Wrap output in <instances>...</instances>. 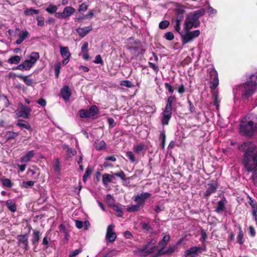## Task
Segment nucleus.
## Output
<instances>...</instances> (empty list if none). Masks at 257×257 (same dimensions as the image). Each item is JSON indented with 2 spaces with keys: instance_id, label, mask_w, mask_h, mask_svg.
Here are the masks:
<instances>
[{
  "instance_id": "16",
  "label": "nucleus",
  "mask_w": 257,
  "mask_h": 257,
  "mask_svg": "<svg viewBox=\"0 0 257 257\" xmlns=\"http://www.w3.org/2000/svg\"><path fill=\"white\" fill-rule=\"evenodd\" d=\"M208 188L206 191L205 193L204 194V196L207 198L209 196V195L211 194L214 193L216 191L218 185L217 182H213L208 184Z\"/></svg>"
},
{
  "instance_id": "29",
  "label": "nucleus",
  "mask_w": 257,
  "mask_h": 257,
  "mask_svg": "<svg viewBox=\"0 0 257 257\" xmlns=\"http://www.w3.org/2000/svg\"><path fill=\"white\" fill-rule=\"evenodd\" d=\"M17 125L25 128L28 130H31V128L29 124L24 120H19L18 121V122L17 123Z\"/></svg>"
},
{
  "instance_id": "21",
  "label": "nucleus",
  "mask_w": 257,
  "mask_h": 257,
  "mask_svg": "<svg viewBox=\"0 0 257 257\" xmlns=\"http://www.w3.org/2000/svg\"><path fill=\"white\" fill-rule=\"evenodd\" d=\"M35 154L33 151H30L21 158V162L22 163H27L29 162L34 156Z\"/></svg>"
},
{
  "instance_id": "2",
  "label": "nucleus",
  "mask_w": 257,
  "mask_h": 257,
  "mask_svg": "<svg viewBox=\"0 0 257 257\" xmlns=\"http://www.w3.org/2000/svg\"><path fill=\"white\" fill-rule=\"evenodd\" d=\"M257 90V72L249 75L247 81L233 89L234 94L247 98Z\"/></svg>"
},
{
  "instance_id": "9",
  "label": "nucleus",
  "mask_w": 257,
  "mask_h": 257,
  "mask_svg": "<svg viewBox=\"0 0 257 257\" xmlns=\"http://www.w3.org/2000/svg\"><path fill=\"white\" fill-rule=\"evenodd\" d=\"M114 228L113 224L108 225L107 228L105 239L107 242H113L116 238V234L113 231Z\"/></svg>"
},
{
  "instance_id": "24",
  "label": "nucleus",
  "mask_w": 257,
  "mask_h": 257,
  "mask_svg": "<svg viewBox=\"0 0 257 257\" xmlns=\"http://www.w3.org/2000/svg\"><path fill=\"white\" fill-rule=\"evenodd\" d=\"M170 238V236L169 234L165 235L163 239L159 241V245L162 247V249H164L167 245Z\"/></svg>"
},
{
  "instance_id": "54",
  "label": "nucleus",
  "mask_w": 257,
  "mask_h": 257,
  "mask_svg": "<svg viewBox=\"0 0 257 257\" xmlns=\"http://www.w3.org/2000/svg\"><path fill=\"white\" fill-rule=\"evenodd\" d=\"M94 63L96 64H103L101 57L100 55H98L95 57V60H94Z\"/></svg>"
},
{
  "instance_id": "13",
  "label": "nucleus",
  "mask_w": 257,
  "mask_h": 257,
  "mask_svg": "<svg viewBox=\"0 0 257 257\" xmlns=\"http://www.w3.org/2000/svg\"><path fill=\"white\" fill-rule=\"evenodd\" d=\"M60 53L64 59L62 62V64L65 65L69 62L71 56L68 48L67 47H61Z\"/></svg>"
},
{
  "instance_id": "58",
  "label": "nucleus",
  "mask_w": 257,
  "mask_h": 257,
  "mask_svg": "<svg viewBox=\"0 0 257 257\" xmlns=\"http://www.w3.org/2000/svg\"><path fill=\"white\" fill-rule=\"evenodd\" d=\"M165 254H167V252H166V250L163 251V249H162V247H161L160 249L158 250L156 254L154 255L153 257H158Z\"/></svg>"
},
{
  "instance_id": "33",
  "label": "nucleus",
  "mask_w": 257,
  "mask_h": 257,
  "mask_svg": "<svg viewBox=\"0 0 257 257\" xmlns=\"http://www.w3.org/2000/svg\"><path fill=\"white\" fill-rule=\"evenodd\" d=\"M79 115L81 118H90L91 116L88 110L81 109L79 111Z\"/></svg>"
},
{
  "instance_id": "31",
  "label": "nucleus",
  "mask_w": 257,
  "mask_h": 257,
  "mask_svg": "<svg viewBox=\"0 0 257 257\" xmlns=\"http://www.w3.org/2000/svg\"><path fill=\"white\" fill-rule=\"evenodd\" d=\"M185 11L184 10H178L177 12L176 18L175 20L179 21H183L184 18Z\"/></svg>"
},
{
  "instance_id": "5",
  "label": "nucleus",
  "mask_w": 257,
  "mask_h": 257,
  "mask_svg": "<svg viewBox=\"0 0 257 257\" xmlns=\"http://www.w3.org/2000/svg\"><path fill=\"white\" fill-rule=\"evenodd\" d=\"M207 72L209 75L210 79V87L212 89H214V91L213 92L214 103L216 107H218L220 101L218 98L217 90H215V89L219 84L218 74L216 71L215 70L214 68L212 66H211L208 69Z\"/></svg>"
},
{
  "instance_id": "44",
  "label": "nucleus",
  "mask_w": 257,
  "mask_h": 257,
  "mask_svg": "<svg viewBox=\"0 0 257 257\" xmlns=\"http://www.w3.org/2000/svg\"><path fill=\"white\" fill-rule=\"evenodd\" d=\"M169 22L167 20L162 21L159 24V28L161 29H165L169 26Z\"/></svg>"
},
{
  "instance_id": "59",
  "label": "nucleus",
  "mask_w": 257,
  "mask_h": 257,
  "mask_svg": "<svg viewBox=\"0 0 257 257\" xmlns=\"http://www.w3.org/2000/svg\"><path fill=\"white\" fill-rule=\"evenodd\" d=\"M88 8V5L85 3H82L79 7V11L85 12L87 10Z\"/></svg>"
},
{
  "instance_id": "64",
  "label": "nucleus",
  "mask_w": 257,
  "mask_h": 257,
  "mask_svg": "<svg viewBox=\"0 0 257 257\" xmlns=\"http://www.w3.org/2000/svg\"><path fill=\"white\" fill-rule=\"evenodd\" d=\"M124 236L127 239H130L133 237L132 233L129 231H125L124 232Z\"/></svg>"
},
{
  "instance_id": "47",
  "label": "nucleus",
  "mask_w": 257,
  "mask_h": 257,
  "mask_svg": "<svg viewBox=\"0 0 257 257\" xmlns=\"http://www.w3.org/2000/svg\"><path fill=\"white\" fill-rule=\"evenodd\" d=\"M207 12L210 16L213 17L216 14L217 11L212 7L209 6L207 9Z\"/></svg>"
},
{
  "instance_id": "7",
  "label": "nucleus",
  "mask_w": 257,
  "mask_h": 257,
  "mask_svg": "<svg viewBox=\"0 0 257 257\" xmlns=\"http://www.w3.org/2000/svg\"><path fill=\"white\" fill-rule=\"evenodd\" d=\"M190 30L183 28L182 32L180 34L183 45H185L192 42L200 34V32L199 30L194 31H190Z\"/></svg>"
},
{
  "instance_id": "27",
  "label": "nucleus",
  "mask_w": 257,
  "mask_h": 257,
  "mask_svg": "<svg viewBox=\"0 0 257 257\" xmlns=\"http://www.w3.org/2000/svg\"><path fill=\"white\" fill-rule=\"evenodd\" d=\"M141 207H142L139 203L135 205H131L127 207V211L129 212H137L140 209Z\"/></svg>"
},
{
  "instance_id": "50",
  "label": "nucleus",
  "mask_w": 257,
  "mask_h": 257,
  "mask_svg": "<svg viewBox=\"0 0 257 257\" xmlns=\"http://www.w3.org/2000/svg\"><path fill=\"white\" fill-rule=\"evenodd\" d=\"M112 208L113 210H114V211H116L117 212H118L119 213L118 216L119 217H121L122 216V212L121 211V208L119 206H118L116 205H113L112 206Z\"/></svg>"
},
{
  "instance_id": "32",
  "label": "nucleus",
  "mask_w": 257,
  "mask_h": 257,
  "mask_svg": "<svg viewBox=\"0 0 257 257\" xmlns=\"http://www.w3.org/2000/svg\"><path fill=\"white\" fill-rule=\"evenodd\" d=\"M7 205L8 209L11 211L14 212L16 211L17 207L15 203L11 200H8L7 201Z\"/></svg>"
},
{
  "instance_id": "12",
  "label": "nucleus",
  "mask_w": 257,
  "mask_h": 257,
  "mask_svg": "<svg viewBox=\"0 0 257 257\" xmlns=\"http://www.w3.org/2000/svg\"><path fill=\"white\" fill-rule=\"evenodd\" d=\"M31 111V109L30 107L22 105L20 109L16 111V115L18 117L27 118H28Z\"/></svg>"
},
{
  "instance_id": "61",
  "label": "nucleus",
  "mask_w": 257,
  "mask_h": 257,
  "mask_svg": "<svg viewBox=\"0 0 257 257\" xmlns=\"http://www.w3.org/2000/svg\"><path fill=\"white\" fill-rule=\"evenodd\" d=\"M88 44L87 42H84L81 47V52L88 51Z\"/></svg>"
},
{
  "instance_id": "26",
  "label": "nucleus",
  "mask_w": 257,
  "mask_h": 257,
  "mask_svg": "<svg viewBox=\"0 0 257 257\" xmlns=\"http://www.w3.org/2000/svg\"><path fill=\"white\" fill-rule=\"evenodd\" d=\"M21 60V57L19 56H14L10 57L8 60V62L9 64H18Z\"/></svg>"
},
{
  "instance_id": "18",
  "label": "nucleus",
  "mask_w": 257,
  "mask_h": 257,
  "mask_svg": "<svg viewBox=\"0 0 257 257\" xmlns=\"http://www.w3.org/2000/svg\"><path fill=\"white\" fill-rule=\"evenodd\" d=\"M61 93L62 98L65 100H68L71 95V91L68 86H64L61 90Z\"/></svg>"
},
{
  "instance_id": "28",
  "label": "nucleus",
  "mask_w": 257,
  "mask_h": 257,
  "mask_svg": "<svg viewBox=\"0 0 257 257\" xmlns=\"http://www.w3.org/2000/svg\"><path fill=\"white\" fill-rule=\"evenodd\" d=\"M20 79L23 80L25 83L29 86H32L33 84V80L31 79L28 78L27 76H24L22 75H20L18 76Z\"/></svg>"
},
{
  "instance_id": "49",
  "label": "nucleus",
  "mask_w": 257,
  "mask_h": 257,
  "mask_svg": "<svg viewBox=\"0 0 257 257\" xmlns=\"http://www.w3.org/2000/svg\"><path fill=\"white\" fill-rule=\"evenodd\" d=\"M176 248L177 247L175 245H170L166 250V252H167V254H172L176 251Z\"/></svg>"
},
{
  "instance_id": "34",
  "label": "nucleus",
  "mask_w": 257,
  "mask_h": 257,
  "mask_svg": "<svg viewBox=\"0 0 257 257\" xmlns=\"http://www.w3.org/2000/svg\"><path fill=\"white\" fill-rule=\"evenodd\" d=\"M18 136V134L13 132H9L5 135V138L7 140L13 139L16 138Z\"/></svg>"
},
{
  "instance_id": "51",
  "label": "nucleus",
  "mask_w": 257,
  "mask_h": 257,
  "mask_svg": "<svg viewBox=\"0 0 257 257\" xmlns=\"http://www.w3.org/2000/svg\"><path fill=\"white\" fill-rule=\"evenodd\" d=\"M165 38L167 40L171 41L174 38V36L173 33L168 32L165 34Z\"/></svg>"
},
{
  "instance_id": "55",
  "label": "nucleus",
  "mask_w": 257,
  "mask_h": 257,
  "mask_svg": "<svg viewBox=\"0 0 257 257\" xmlns=\"http://www.w3.org/2000/svg\"><path fill=\"white\" fill-rule=\"evenodd\" d=\"M37 25L39 26H43L44 25V19L42 17L38 16L37 18Z\"/></svg>"
},
{
  "instance_id": "23",
  "label": "nucleus",
  "mask_w": 257,
  "mask_h": 257,
  "mask_svg": "<svg viewBox=\"0 0 257 257\" xmlns=\"http://www.w3.org/2000/svg\"><path fill=\"white\" fill-rule=\"evenodd\" d=\"M182 21H179L176 20H173L172 23L173 25L174 30L179 34L182 32L181 29V23Z\"/></svg>"
},
{
  "instance_id": "56",
  "label": "nucleus",
  "mask_w": 257,
  "mask_h": 257,
  "mask_svg": "<svg viewBox=\"0 0 257 257\" xmlns=\"http://www.w3.org/2000/svg\"><path fill=\"white\" fill-rule=\"evenodd\" d=\"M149 65L150 68L154 70L156 73H158L159 71V68L156 64L152 62H149Z\"/></svg>"
},
{
  "instance_id": "20",
  "label": "nucleus",
  "mask_w": 257,
  "mask_h": 257,
  "mask_svg": "<svg viewBox=\"0 0 257 257\" xmlns=\"http://www.w3.org/2000/svg\"><path fill=\"white\" fill-rule=\"evenodd\" d=\"M41 233L39 230H33L32 234L31 241L32 244L34 245H37L38 243L39 239L40 238Z\"/></svg>"
},
{
  "instance_id": "40",
  "label": "nucleus",
  "mask_w": 257,
  "mask_h": 257,
  "mask_svg": "<svg viewBox=\"0 0 257 257\" xmlns=\"http://www.w3.org/2000/svg\"><path fill=\"white\" fill-rule=\"evenodd\" d=\"M175 99V97L174 96H169L168 98L167 102L165 107L172 109V104Z\"/></svg>"
},
{
  "instance_id": "22",
  "label": "nucleus",
  "mask_w": 257,
  "mask_h": 257,
  "mask_svg": "<svg viewBox=\"0 0 257 257\" xmlns=\"http://www.w3.org/2000/svg\"><path fill=\"white\" fill-rule=\"evenodd\" d=\"M225 199L220 200L217 202V205L215 209V211L217 213L223 212L225 209Z\"/></svg>"
},
{
  "instance_id": "39",
  "label": "nucleus",
  "mask_w": 257,
  "mask_h": 257,
  "mask_svg": "<svg viewBox=\"0 0 257 257\" xmlns=\"http://www.w3.org/2000/svg\"><path fill=\"white\" fill-rule=\"evenodd\" d=\"M35 182L33 181H24L22 183V187L25 188H30L34 186Z\"/></svg>"
},
{
  "instance_id": "3",
  "label": "nucleus",
  "mask_w": 257,
  "mask_h": 257,
  "mask_svg": "<svg viewBox=\"0 0 257 257\" xmlns=\"http://www.w3.org/2000/svg\"><path fill=\"white\" fill-rule=\"evenodd\" d=\"M257 130L256 118L253 114H248L241 121L240 133L244 136H251Z\"/></svg>"
},
{
  "instance_id": "15",
  "label": "nucleus",
  "mask_w": 257,
  "mask_h": 257,
  "mask_svg": "<svg viewBox=\"0 0 257 257\" xmlns=\"http://www.w3.org/2000/svg\"><path fill=\"white\" fill-rule=\"evenodd\" d=\"M172 111V108L165 107V109L163 112V117L161 120L163 125H167L168 124L171 117Z\"/></svg>"
},
{
  "instance_id": "17",
  "label": "nucleus",
  "mask_w": 257,
  "mask_h": 257,
  "mask_svg": "<svg viewBox=\"0 0 257 257\" xmlns=\"http://www.w3.org/2000/svg\"><path fill=\"white\" fill-rule=\"evenodd\" d=\"M16 30L20 32L18 36L19 38L16 42L17 44L19 45L21 44L28 37L29 35V32L26 30L20 31V30L19 28H17Z\"/></svg>"
},
{
  "instance_id": "48",
  "label": "nucleus",
  "mask_w": 257,
  "mask_h": 257,
  "mask_svg": "<svg viewBox=\"0 0 257 257\" xmlns=\"http://www.w3.org/2000/svg\"><path fill=\"white\" fill-rule=\"evenodd\" d=\"M61 63L59 62L55 65V73L57 78L59 77L60 71L61 69Z\"/></svg>"
},
{
  "instance_id": "52",
  "label": "nucleus",
  "mask_w": 257,
  "mask_h": 257,
  "mask_svg": "<svg viewBox=\"0 0 257 257\" xmlns=\"http://www.w3.org/2000/svg\"><path fill=\"white\" fill-rule=\"evenodd\" d=\"M60 167V163L58 159H57L55 160L54 165V170L56 172H59Z\"/></svg>"
},
{
  "instance_id": "45",
  "label": "nucleus",
  "mask_w": 257,
  "mask_h": 257,
  "mask_svg": "<svg viewBox=\"0 0 257 257\" xmlns=\"http://www.w3.org/2000/svg\"><path fill=\"white\" fill-rule=\"evenodd\" d=\"M126 156L128 158V159L131 161V162H134L136 161V158L132 152H127L126 153Z\"/></svg>"
},
{
  "instance_id": "1",
  "label": "nucleus",
  "mask_w": 257,
  "mask_h": 257,
  "mask_svg": "<svg viewBox=\"0 0 257 257\" xmlns=\"http://www.w3.org/2000/svg\"><path fill=\"white\" fill-rule=\"evenodd\" d=\"M240 151H243L242 164L248 172L257 170V146L250 142H244L238 146Z\"/></svg>"
},
{
  "instance_id": "36",
  "label": "nucleus",
  "mask_w": 257,
  "mask_h": 257,
  "mask_svg": "<svg viewBox=\"0 0 257 257\" xmlns=\"http://www.w3.org/2000/svg\"><path fill=\"white\" fill-rule=\"evenodd\" d=\"M238 230L239 232L237 237V241L240 244H242L243 242V233L240 226H238Z\"/></svg>"
},
{
  "instance_id": "42",
  "label": "nucleus",
  "mask_w": 257,
  "mask_h": 257,
  "mask_svg": "<svg viewBox=\"0 0 257 257\" xmlns=\"http://www.w3.org/2000/svg\"><path fill=\"white\" fill-rule=\"evenodd\" d=\"M120 84L121 86H125L127 87H129V88L132 87L134 86L133 83L131 81H128V80L121 81Z\"/></svg>"
},
{
  "instance_id": "4",
  "label": "nucleus",
  "mask_w": 257,
  "mask_h": 257,
  "mask_svg": "<svg viewBox=\"0 0 257 257\" xmlns=\"http://www.w3.org/2000/svg\"><path fill=\"white\" fill-rule=\"evenodd\" d=\"M204 14V10L201 9L187 14L185 20L183 28L192 29L198 27L200 24L199 19Z\"/></svg>"
},
{
  "instance_id": "37",
  "label": "nucleus",
  "mask_w": 257,
  "mask_h": 257,
  "mask_svg": "<svg viewBox=\"0 0 257 257\" xmlns=\"http://www.w3.org/2000/svg\"><path fill=\"white\" fill-rule=\"evenodd\" d=\"M57 10V7L53 4H50L46 9V11L50 14H54Z\"/></svg>"
},
{
  "instance_id": "57",
  "label": "nucleus",
  "mask_w": 257,
  "mask_h": 257,
  "mask_svg": "<svg viewBox=\"0 0 257 257\" xmlns=\"http://www.w3.org/2000/svg\"><path fill=\"white\" fill-rule=\"evenodd\" d=\"M165 88L168 90L169 93H170L171 94H172L173 93L174 90L172 88V86L170 84L168 83H165Z\"/></svg>"
},
{
  "instance_id": "19",
  "label": "nucleus",
  "mask_w": 257,
  "mask_h": 257,
  "mask_svg": "<svg viewBox=\"0 0 257 257\" xmlns=\"http://www.w3.org/2000/svg\"><path fill=\"white\" fill-rule=\"evenodd\" d=\"M92 28L91 26H88L83 28H78L76 29V31L81 38L85 37L90 31Z\"/></svg>"
},
{
  "instance_id": "62",
  "label": "nucleus",
  "mask_w": 257,
  "mask_h": 257,
  "mask_svg": "<svg viewBox=\"0 0 257 257\" xmlns=\"http://www.w3.org/2000/svg\"><path fill=\"white\" fill-rule=\"evenodd\" d=\"M249 235L251 236H254L255 234V231L254 228L252 226H250L248 227Z\"/></svg>"
},
{
  "instance_id": "41",
  "label": "nucleus",
  "mask_w": 257,
  "mask_h": 257,
  "mask_svg": "<svg viewBox=\"0 0 257 257\" xmlns=\"http://www.w3.org/2000/svg\"><path fill=\"white\" fill-rule=\"evenodd\" d=\"M2 183L4 186L11 188L12 186V183L9 179H5L2 180Z\"/></svg>"
},
{
  "instance_id": "60",
  "label": "nucleus",
  "mask_w": 257,
  "mask_h": 257,
  "mask_svg": "<svg viewBox=\"0 0 257 257\" xmlns=\"http://www.w3.org/2000/svg\"><path fill=\"white\" fill-rule=\"evenodd\" d=\"M82 251L81 249H77L69 254V257H74Z\"/></svg>"
},
{
  "instance_id": "46",
  "label": "nucleus",
  "mask_w": 257,
  "mask_h": 257,
  "mask_svg": "<svg viewBox=\"0 0 257 257\" xmlns=\"http://www.w3.org/2000/svg\"><path fill=\"white\" fill-rule=\"evenodd\" d=\"M196 251L195 249L194 246L191 247L189 249L185 251V257H186L188 255H191L192 254H196Z\"/></svg>"
},
{
  "instance_id": "6",
  "label": "nucleus",
  "mask_w": 257,
  "mask_h": 257,
  "mask_svg": "<svg viewBox=\"0 0 257 257\" xmlns=\"http://www.w3.org/2000/svg\"><path fill=\"white\" fill-rule=\"evenodd\" d=\"M40 55L38 52H32L23 63L18 65L16 69L22 71L30 70L39 59Z\"/></svg>"
},
{
  "instance_id": "63",
  "label": "nucleus",
  "mask_w": 257,
  "mask_h": 257,
  "mask_svg": "<svg viewBox=\"0 0 257 257\" xmlns=\"http://www.w3.org/2000/svg\"><path fill=\"white\" fill-rule=\"evenodd\" d=\"M68 154L70 156H74L76 154L77 152L74 149H68Z\"/></svg>"
},
{
  "instance_id": "25",
  "label": "nucleus",
  "mask_w": 257,
  "mask_h": 257,
  "mask_svg": "<svg viewBox=\"0 0 257 257\" xmlns=\"http://www.w3.org/2000/svg\"><path fill=\"white\" fill-rule=\"evenodd\" d=\"M146 146L143 144H140L135 146L133 148V151L137 154L141 153L143 151L146 150Z\"/></svg>"
},
{
  "instance_id": "35",
  "label": "nucleus",
  "mask_w": 257,
  "mask_h": 257,
  "mask_svg": "<svg viewBox=\"0 0 257 257\" xmlns=\"http://www.w3.org/2000/svg\"><path fill=\"white\" fill-rule=\"evenodd\" d=\"M88 111H89L91 116L92 117H93L95 115L97 114V113L98 112V109L96 105H93L89 108Z\"/></svg>"
},
{
  "instance_id": "10",
  "label": "nucleus",
  "mask_w": 257,
  "mask_h": 257,
  "mask_svg": "<svg viewBox=\"0 0 257 257\" xmlns=\"http://www.w3.org/2000/svg\"><path fill=\"white\" fill-rule=\"evenodd\" d=\"M75 12V9L71 7H66L63 12L56 13L55 16L59 19H66L71 16Z\"/></svg>"
},
{
  "instance_id": "11",
  "label": "nucleus",
  "mask_w": 257,
  "mask_h": 257,
  "mask_svg": "<svg viewBox=\"0 0 257 257\" xmlns=\"http://www.w3.org/2000/svg\"><path fill=\"white\" fill-rule=\"evenodd\" d=\"M151 196V194L148 192H142L138 194L134 197V201L143 207L145 204L146 200Z\"/></svg>"
},
{
  "instance_id": "38",
  "label": "nucleus",
  "mask_w": 257,
  "mask_h": 257,
  "mask_svg": "<svg viewBox=\"0 0 257 257\" xmlns=\"http://www.w3.org/2000/svg\"><path fill=\"white\" fill-rule=\"evenodd\" d=\"M39 13V11L37 10H35L33 9H26L24 11V14L25 15H32L33 14H38Z\"/></svg>"
},
{
  "instance_id": "14",
  "label": "nucleus",
  "mask_w": 257,
  "mask_h": 257,
  "mask_svg": "<svg viewBox=\"0 0 257 257\" xmlns=\"http://www.w3.org/2000/svg\"><path fill=\"white\" fill-rule=\"evenodd\" d=\"M18 245L24 248L25 250L28 249V237L27 234L19 235L17 237Z\"/></svg>"
},
{
  "instance_id": "8",
  "label": "nucleus",
  "mask_w": 257,
  "mask_h": 257,
  "mask_svg": "<svg viewBox=\"0 0 257 257\" xmlns=\"http://www.w3.org/2000/svg\"><path fill=\"white\" fill-rule=\"evenodd\" d=\"M157 246H152L147 245H144L142 248L137 249L135 252L140 255L145 257L156 251Z\"/></svg>"
},
{
  "instance_id": "30",
  "label": "nucleus",
  "mask_w": 257,
  "mask_h": 257,
  "mask_svg": "<svg viewBox=\"0 0 257 257\" xmlns=\"http://www.w3.org/2000/svg\"><path fill=\"white\" fill-rule=\"evenodd\" d=\"M95 146L98 150H104L106 149V144L103 141H99L95 142Z\"/></svg>"
},
{
  "instance_id": "43",
  "label": "nucleus",
  "mask_w": 257,
  "mask_h": 257,
  "mask_svg": "<svg viewBox=\"0 0 257 257\" xmlns=\"http://www.w3.org/2000/svg\"><path fill=\"white\" fill-rule=\"evenodd\" d=\"M160 139L162 141L161 146L163 149L165 147L166 135L164 132H162L160 134Z\"/></svg>"
},
{
  "instance_id": "53",
  "label": "nucleus",
  "mask_w": 257,
  "mask_h": 257,
  "mask_svg": "<svg viewBox=\"0 0 257 257\" xmlns=\"http://www.w3.org/2000/svg\"><path fill=\"white\" fill-rule=\"evenodd\" d=\"M252 214L254 216V219L257 223V205H252Z\"/></svg>"
}]
</instances>
